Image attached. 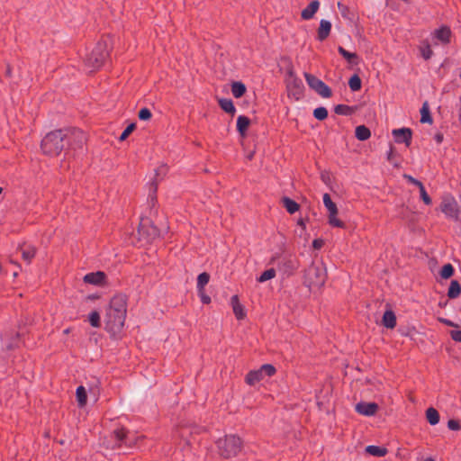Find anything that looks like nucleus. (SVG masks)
I'll list each match as a JSON object with an SVG mask.
<instances>
[{
	"mask_svg": "<svg viewBox=\"0 0 461 461\" xmlns=\"http://www.w3.org/2000/svg\"><path fill=\"white\" fill-rule=\"evenodd\" d=\"M86 142V133L77 128L52 131L46 134L41 143L42 152L50 157H57L62 151L66 155L76 156L83 153Z\"/></svg>",
	"mask_w": 461,
	"mask_h": 461,
	"instance_id": "f257e3e1",
	"label": "nucleus"
},
{
	"mask_svg": "<svg viewBox=\"0 0 461 461\" xmlns=\"http://www.w3.org/2000/svg\"><path fill=\"white\" fill-rule=\"evenodd\" d=\"M128 298L125 294H115L110 300L105 312V329L113 335L121 332L127 315Z\"/></svg>",
	"mask_w": 461,
	"mask_h": 461,
	"instance_id": "f03ea898",
	"label": "nucleus"
},
{
	"mask_svg": "<svg viewBox=\"0 0 461 461\" xmlns=\"http://www.w3.org/2000/svg\"><path fill=\"white\" fill-rule=\"evenodd\" d=\"M110 55V46L106 40L99 41L93 48L92 51L86 56L85 65L90 72L101 68Z\"/></svg>",
	"mask_w": 461,
	"mask_h": 461,
	"instance_id": "7ed1b4c3",
	"label": "nucleus"
},
{
	"mask_svg": "<svg viewBox=\"0 0 461 461\" xmlns=\"http://www.w3.org/2000/svg\"><path fill=\"white\" fill-rule=\"evenodd\" d=\"M242 439L233 434L226 435L216 441L217 453L225 459L235 457L241 451Z\"/></svg>",
	"mask_w": 461,
	"mask_h": 461,
	"instance_id": "20e7f679",
	"label": "nucleus"
},
{
	"mask_svg": "<svg viewBox=\"0 0 461 461\" xmlns=\"http://www.w3.org/2000/svg\"><path fill=\"white\" fill-rule=\"evenodd\" d=\"M327 278L326 269L322 263L312 262L304 271L303 284L310 289L321 287Z\"/></svg>",
	"mask_w": 461,
	"mask_h": 461,
	"instance_id": "39448f33",
	"label": "nucleus"
},
{
	"mask_svg": "<svg viewBox=\"0 0 461 461\" xmlns=\"http://www.w3.org/2000/svg\"><path fill=\"white\" fill-rule=\"evenodd\" d=\"M285 86L288 97L294 98L295 101L301 100L304 95V86L301 78H299L293 68L286 72Z\"/></svg>",
	"mask_w": 461,
	"mask_h": 461,
	"instance_id": "423d86ee",
	"label": "nucleus"
},
{
	"mask_svg": "<svg viewBox=\"0 0 461 461\" xmlns=\"http://www.w3.org/2000/svg\"><path fill=\"white\" fill-rule=\"evenodd\" d=\"M138 234L140 240L151 243L160 236V230L149 219H142L138 228Z\"/></svg>",
	"mask_w": 461,
	"mask_h": 461,
	"instance_id": "0eeeda50",
	"label": "nucleus"
},
{
	"mask_svg": "<svg viewBox=\"0 0 461 461\" xmlns=\"http://www.w3.org/2000/svg\"><path fill=\"white\" fill-rule=\"evenodd\" d=\"M303 76L309 87L314 90L321 97L329 98L332 95L330 87L328 86L322 80L307 72H304Z\"/></svg>",
	"mask_w": 461,
	"mask_h": 461,
	"instance_id": "6e6552de",
	"label": "nucleus"
},
{
	"mask_svg": "<svg viewBox=\"0 0 461 461\" xmlns=\"http://www.w3.org/2000/svg\"><path fill=\"white\" fill-rule=\"evenodd\" d=\"M112 437L115 440V445L113 447H120L122 446H127V447H132L136 444V441L134 438H131L129 436V432L124 428H119L113 431Z\"/></svg>",
	"mask_w": 461,
	"mask_h": 461,
	"instance_id": "1a4fd4ad",
	"label": "nucleus"
},
{
	"mask_svg": "<svg viewBox=\"0 0 461 461\" xmlns=\"http://www.w3.org/2000/svg\"><path fill=\"white\" fill-rule=\"evenodd\" d=\"M394 140L397 143H404L407 147L411 145L412 131L410 128H401L393 131Z\"/></svg>",
	"mask_w": 461,
	"mask_h": 461,
	"instance_id": "9d476101",
	"label": "nucleus"
},
{
	"mask_svg": "<svg viewBox=\"0 0 461 461\" xmlns=\"http://www.w3.org/2000/svg\"><path fill=\"white\" fill-rule=\"evenodd\" d=\"M355 409L357 413L370 417L377 412L379 406L375 402H360L357 403Z\"/></svg>",
	"mask_w": 461,
	"mask_h": 461,
	"instance_id": "9b49d317",
	"label": "nucleus"
},
{
	"mask_svg": "<svg viewBox=\"0 0 461 461\" xmlns=\"http://www.w3.org/2000/svg\"><path fill=\"white\" fill-rule=\"evenodd\" d=\"M441 210L449 218L456 219L458 217L457 203L454 198L444 199Z\"/></svg>",
	"mask_w": 461,
	"mask_h": 461,
	"instance_id": "f8f14e48",
	"label": "nucleus"
},
{
	"mask_svg": "<svg viewBox=\"0 0 461 461\" xmlns=\"http://www.w3.org/2000/svg\"><path fill=\"white\" fill-rule=\"evenodd\" d=\"M298 267L299 264L296 259L287 257L284 258L278 265L279 269L287 276L293 275Z\"/></svg>",
	"mask_w": 461,
	"mask_h": 461,
	"instance_id": "ddd939ff",
	"label": "nucleus"
},
{
	"mask_svg": "<svg viewBox=\"0 0 461 461\" xmlns=\"http://www.w3.org/2000/svg\"><path fill=\"white\" fill-rule=\"evenodd\" d=\"M18 249L21 251L22 258L30 265L36 255V248L31 244L23 243L19 246Z\"/></svg>",
	"mask_w": 461,
	"mask_h": 461,
	"instance_id": "4468645a",
	"label": "nucleus"
},
{
	"mask_svg": "<svg viewBox=\"0 0 461 461\" xmlns=\"http://www.w3.org/2000/svg\"><path fill=\"white\" fill-rule=\"evenodd\" d=\"M105 279L106 275L102 271L88 273L83 278L85 283L95 285H103L105 282Z\"/></svg>",
	"mask_w": 461,
	"mask_h": 461,
	"instance_id": "2eb2a0df",
	"label": "nucleus"
},
{
	"mask_svg": "<svg viewBox=\"0 0 461 461\" xmlns=\"http://www.w3.org/2000/svg\"><path fill=\"white\" fill-rule=\"evenodd\" d=\"M230 304L237 320H243L246 317V312L244 306L240 303L238 295L231 296Z\"/></svg>",
	"mask_w": 461,
	"mask_h": 461,
	"instance_id": "dca6fc26",
	"label": "nucleus"
},
{
	"mask_svg": "<svg viewBox=\"0 0 461 461\" xmlns=\"http://www.w3.org/2000/svg\"><path fill=\"white\" fill-rule=\"evenodd\" d=\"M330 31H331L330 22L328 20H324V19L321 20L320 26L318 29V33H317V39L320 41H325L329 37Z\"/></svg>",
	"mask_w": 461,
	"mask_h": 461,
	"instance_id": "f3484780",
	"label": "nucleus"
},
{
	"mask_svg": "<svg viewBox=\"0 0 461 461\" xmlns=\"http://www.w3.org/2000/svg\"><path fill=\"white\" fill-rule=\"evenodd\" d=\"M434 37L440 42L447 44L450 42L451 30L447 26H441L440 28L435 30Z\"/></svg>",
	"mask_w": 461,
	"mask_h": 461,
	"instance_id": "a211bd4d",
	"label": "nucleus"
},
{
	"mask_svg": "<svg viewBox=\"0 0 461 461\" xmlns=\"http://www.w3.org/2000/svg\"><path fill=\"white\" fill-rule=\"evenodd\" d=\"M320 7V2L318 0L312 1L303 11L301 16L303 20L312 19L317 13Z\"/></svg>",
	"mask_w": 461,
	"mask_h": 461,
	"instance_id": "6ab92c4d",
	"label": "nucleus"
},
{
	"mask_svg": "<svg viewBox=\"0 0 461 461\" xmlns=\"http://www.w3.org/2000/svg\"><path fill=\"white\" fill-rule=\"evenodd\" d=\"M338 51L349 65L354 66L359 64L360 59L357 53L349 52L341 46L338 47Z\"/></svg>",
	"mask_w": 461,
	"mask_h": 461,
	"instance_id": "aec40b11",
	"label": "nucleus"
},
{
	"mask_svg": "<svg viewBox=\"0 0 461 461\" xmlns=\"http://www.w3.org/2000/svg\"><path fill=\"white\" fill-rule=\"evenodd\" d=\"M250 124V119L245 115H240L237 118V131L241 137L247 135V131Z\"/></svg>",
	"mask_w": 461,
	"mask_h": 461,
	"instance_id": "412c9836",
	"label": "nucleus"
},
{
	"mask_svg": "<svg viewBox=\"0 0 461 461\" xmlns=\"http://www.w3.org/2000/svg\"><path fill=\"white\" fill-rule=\"evenodd\" d=\"M382 323L388 329H393L396 326V316L392 310H387L384 312Z\"/></svg>",
	"mask_w": 461,
	"mask_h": 461,
	"instance_id": "4be33fe9",
	"label": "nucleus"
},
{
	"mask_svg": "<svg viewBox=\"0 0 461 461\" xmlns=\"http://www.w3.org/2000/svg\"><path fill=\"white\" fill-rule=\"evenodd\" d=\"M263 379H264V375H262L260 369L249 371L247 374L246 378H245L246 383L249 385H254Z\"/></svg>",
	"mask_w": 461,
	"mask_h": 461,
	"instance_id": "5701e85b",
	"label": "nucleus"
},
{
	"mask_svg": "<svg viewBox=\"0 0 461 461\" xmlns=\"http://www.w3.org/2000/svg\"><path fill=\"white\" fill-rule=\"evenodd\" d=\"M281 203L290 214H294L300 208V205L298 203H296L295 201H294L293 199H291L287 196H284L281 199Z\"/></svg>",
	"mask_w": 461,
	"mask_h": 461,
	"instance_id": "b1692460",
	"label": "nucleus"
},
{
	"mask_svg": "<svg viewBox=\"0 0 461 461\" xmlns=\"http://www.w3.org/2000/svg\"><path fill=\"white\" fill-rule=\"evenodd\" d=\"M220 107L228 113L233 115L236 113V108L231 99L221 98L218 101Z\"/></svg>",
	"mask_w": 461,
	"mask_h": 461,
	"instance_id": "393cba45",
	"label": "nucleus"
},
{
	"mask_svg": "<svg viewBox=\"0 0 461 461\" xmlns=\"http://www.w3.org/2000/svg\"><path fill=\"white\" fill-rule=\"evenodd\" d=\"M246 90V86L242 82L236 81L231 84V93L235 98L243 96Z\"/></svg>",
	"mask_w": 461,
	"mask_h": 461,
	"instance_id": "a878e982",
	"label": "nucleus"
},
{
	"mask_svg": "<svg viewBox=\"0 0 461 461\" xmlns=\"http://www.w3.org/2000/svg\"><path fill=\"white\" fill-rule=\"evenodd\" d=\"M355 136L358 140H366L371 136L370 130L365 125H359L356 128Z\"/></svg>",
	"mask_w": 461,
	"mask_h": 461,
	"instance_id": "bb28decb",
	"label": "nucleus"
},
{
	"mask_svg": "<svg viewBox=\"0 0 461 461\" xmlns=\"http://www.w3.org/2000/svg\"><path fill=\"white\" fill-rule=\"evenodd\" d=\"M433 119L429 112V106L428 102H424L420 109V122L421 123H432Z\"/></svg>",
	"mask_w": 461,
	"mask_h": 461,
	"instance_id": "cd10ccee",
	"label": "nucleus"
},
{
	"mask_svg": "<svg viewBox=\"0 0 461 461\" xmlns=\"http://www.w3.org/2000/svg\"><path fill=\"white\" fill-rule=\"evenodd\" d=\"M461 294V285L456 280H452L447 291V296L450 299L457 298Z\"/></svg>",
	"mask_w": 461,
	"mask_h": 461,
	"instance_id": "c85d7f7f",
	"label": "nucleus"
},
{
	"mask_svg": "<svg viewBox=\"0 0 461 461\" xmlns=\"http://www.w3.org/2000/svg\"><path fill=\"white\" fill-rule=\"evenodd\" d=\"M76 397L79 407H84L86 404L87 394L86 390L83 385H80L77 388Z\"/></svg>",
	"mask_w": 461,
	"mask_h": 461,
	"instance_id": "c756f323",
	"label": "nucleus"
},
{
	"mask_svg": "<svg viewBox=\"0 0 461 461\" xmlns=\"http://www.w3.org/2000/svg\"><path fill=\"white\" fill-rule=\"evenodd\" d=\"M366 452L374 456H384L387 454L385 447L370 445L366 447Z\"/></svg>",
	"mask_w": 461,
	"mask_h": 461,
	"instance_id": "7c9ffc66",
	"label": "nucleus"
},
{
	"mask_svg": "<svg viewBox=\"0 0 461 461\" xmlns=\"http://www.w3.org/2000/svg\"><path fill=\"white\" fill-rule=\"evenodd\" d=\"M356 108L347 104H338L334 107L335 113L339 115L349 116L352 115Z\"/></svg>",
	"mask_w": 461,
	"mask_h": 461,
	"instance_id": "2f4dec72",
	"label": "nucleus"
},
{
	"mask_svg": "<svg viewBox=\"0 0 461 461\" xmlns=\"http://www.w3.org/2000/svg\"><path fill=\"white\" fill-rule=\"evenodd\" d=\"M426 418L430 425H436L439 422V413L433 407L427 409Z\"/></svg>",
	"mask_w": 461,
	"mask_h": 461,
	"instance_id": "473e14b6",
	"label": "nucleus"
},
{
	"mask_svg": "<svg viewBox=\"0 0 461 461\" xmlns=\"http://www.w3.org/2000/svg\"><path fill=\"white\" fill-rule=\"evenodd\" d=\"M210 281V275L206 272L201 273L197 277V291L198 293H202L204 291V286L209 283Z\"/></svg>",
	"mask_w": 461,
	"mask_h": 461,
	"instance_id": "72a5a7b5",
	"label": "nucleus"
},
{
	"mask_svg": "<svg viewBox=\"0 0 461 461\" xmlns=\"http://www.w3.org/2000/svg\"><path fill=\"white\" fill-rule=\"evenodd\" d=\"M348 86L353 92H357L361 89L362 82L358 75L355 74L349 78Z\"/></svg>",
	"mask_w": 461,
	"mask_h": 461,
	"instance_id": "f704fd0d",
	"label": "nucleus"
},
{
	"mask_svg": "<svg viewBox=\"0 0 461 461\" xmlns=\"http://www.w3.org/2000/svg\"><path fill=\"white\" fill-rule=\"evenodd\" d=\"M276 275L275 268H269L264 271L258 278L257 281L259 283H264L267 280L274 278Z\"/></svg>",
	"mask_w": 461,
	"mask_h": 461,
	"instance_id": "c9c22d12",
	"label": "nucleus"
},
{
	"mask_svg": "<svg viewBox=\"0 0 461 461\" xmlns=\"http://www.w3.org/2000/svg\"><path fill=\"white\" fill-rule=\"evenodd\" d=\"M323 203L329 212L334 213L338 210L336 203L332 202L330 195L327 193L323 194Z\"/></svg>",
	"mask_w": 461,
	"mask_h": 461,
	"instance_id": "e433bc0d",
	"label": "nucleus"
},
{
	"mask_svg": "<svg viewBox=\"0 0 461 461\" xmlns=\"http://www.w3.org/2000/svg\"><path fill=\"white\" fill-rule=\"evenodd\" d=\"M338 210L334 213L329 212V223L337 228H344L345 223L337 218Z\"/></svg>",
	"mask_w": 461,
	"mask_h": 461,
	"instance_id": "4c0bfd02",
	"label": "nucleus"
},
{
	"mask_svg": "<svg viewBox=\"0 0 461 461\" xmlns=\"http://www.w3.org/2000/svg\"><path fill=\"white\" fill-rule=\"evenodd\" d=\"M259 369H260V371L262 373V375H264V378L266 376L271 377L276 372V367L273 365H271V364H264V365L261 366V367Z\"/></svg>",
	"mask_w": 461,
	"mask_h": 461,
	"instance_id": "58836bf2",
	"label": "nucleus"
},
{
	"mask_svg": "<svg viewBox=\"0 0 461 461\" xmlns=\"http://www.w3.org/2000/svg\"><path fill=\"white\" fill-rule=\"evenodd\" d=\"M454 267L450 263H447L442 267L440 270V276L443 279H447L454 275Z\"/></svg>",
	"mask_w": 461,
	"mask_h": 461,
	"instance_id": "ea45409f",
	"label": "nucleus"
},
{
	"mask_svg": "<svg viewBox=\"0 0 461 461\" xmlns=\"http://www.w3.org/2000/svg\"><path fill=\"white\" fill-rule=\"evenodd\" d=\"M88 321L91 326L99 328L101 326L100 314L97 311H93L88 315Z\"/></svg>",
	"mask_w": 461,
	"mask_h": 461,
	"instance_id": "a19ab883",
	"label": "nucleus"
},
{
	"mask_svg": "<svg viewBox=\"0 0 461 461\" xmlns=\"http://www.w3.org/2000/svg\"><path fill=\"white\" fill-rule=\"evenodd\" d=\"M313 116L319 121H323L328 117V110L322 106L318 107L314 109Z\"/></svg>",
	"mask_w": 461,
	"mask_h": 461,
	"instance_id": "79ce46f5",
	"label": "nucleus"
},
{
	"mask_svg": "<svg viewBox=\"0 0 461 461\" xmlns=\"http://www.w3.org/2000/svg\"><path fill=\"white\" fill-rule=\"evenodd\" d=\"M135 128H136V123L135 122H132V123L129 124L125 128V130L122 131L121 136L119 137V140L120 141L125 140L128 138V136L135 130Z\"/></svg>",
	"mask_w": 461,
	"mask_h": 461,
	"instance_id": "37998d69",
	"label": "nucleus"
},
{
	"mask_svg": "<svg viewBox=\"0 0 461 461\" xmlns=\"http://www.w3.org/2000/svg\"><path fill=\"white\" fill-rule=\"evenodd\" d=\"M138 117L141 121H148L152 117V113L149 108H141L139 111Z\"/></svg>",
	"mask_w": 461,
	"mask_h": 461,
	"instance_id": "c03bdc74",
	"label": "nucleus"
},
{
	"mask_svg": "<svg viewBox=\"0 0 461 461\" xmlns=\"http://www.w3.org/2000/svg\"><path fill=\"white\" fill-rule=\"evenodd\" d=\"M419 190H420V198L424 202V203H426L427 205H430L432 203V200L429 197V195L428 194V193L426 192L424 185L420 187Z\"/></svg>",
	"mask_w": 461,
	"mask_h": 461,
	"instance_id": "a18cd8bd",
	"label": "nucleus"
},
{
	"mask_svg": "<svg viewBox=\"0 0 461 461\" xmlns=\"http://www.w3.org/2000/svg\"><path fill=\"white\" fill-rule=\"evenodd\" d=\"M338 9L340 12V14H341V16L343 18L350 19V17H349V8L347 5H345L342 3L339 2L338 3Z\"/></svg>",
	"mask_w": 461,
	"mask_h": 461,
	"instance_id": "49530a36",
	"label": "nucleus"
},
{
	"mask_svg": "<svg viewBox=\"0 0 461 461\" xmlns=\"http://www.w3.org/2000/svg\"><path fill=\"white\" fill-rule=\"evenodd\" d=\"M433 54L432 50L430 49V46L427 44L425 47L421 49V55L424 58V59H429L431 58Z\"/></svg>",
	"mask_w": 461,
	"mask_h": 461,
	"instance_id": "de8ad7c7",
	"label": "nucleus"
},
{
	"mask_svg": "<svg viewBox=\"0 0 461 461\" xmlns=\"http://www.w3.org/2000/svg\"><path fill=\"white\" fill-rule=\"evenodd\" d=\"M447 428L451 430H459L461 429V425L458 420L452 419L447 421Z\"/></svg>",
	"mask_w": 461,
	"mask_h": 461,
	"instance_id": "09e8293b",
	"label": "nucleus"
},
{
	"mask_svg": "<svg viewBox=\"0 0 461 461\" xmlns=\"http://www.w3.org/2000/svg\"><path fill=\"white\" fill-rule=\"evenodd\" d=\"M404 177L408 180L409 183L418 186L419 188L423 185V184L420 180L414 178L411 176L404 175Z\"/></svg>",
	"mask_w": 461,
	"mask_h": 461,
	"instance_id": "8fccbe9b",
	"label": "nucleus"
},
{
	"mask_svg": "<svg viewBox=\"0 0 461 461\" xmlns=\"http://www.w3.org/2000/svg\"><path fill=\"white\" fill-rule=\"evenodd\" d=\"M450 336L453 340L461 342V330H451Z\"/></svg>",
	"mask_w": 461,
	"mask_h": 461,
	"instance_id": "3c124183",
	"label": "nucleus"
},
{
	"mask_svg": "<svg viewBox=\"0 0 461 461\" xmlns=\"http://www.w3.org/2000/svg\"><path fill=\"white\" fill-rule=\"evenodd\" d=\"M438 321L448 326V327H456V323H454L452 321L445 319V318H438Z\"/></svg>",
	"mask_w": 461,
	"mask_h": 461,
	"instance_id": "603ef678",
	"label": "nucleus"
},
{
	"mask_svg": "<svg viewBox=\"0 0 461 461\" xmlns=\"http://www.w3.org/2000/svg\"><path fill=\"white\" fill-rule=\"evenodd\" d=\"M199 294L201 295V301H202L203 303L209 304L211 303V297L210 296L204 294L203 292L199 293Z\"/></svg>",
	"mask_w": 461,
	"mask_h": 461,
	"instance_id": "864d4df0",
	"label": "nucleus"
},
{
	"mask_svg": "<svg viewBox=\"0 0 461 461\" xmlns=\"http://www.w3.org/2000/svg\"><path fill=\"white\" fill-rule=\"evenodd\" d=\"M322 244H323V241L321 240H314L312 241L313 248L317 249H321Z\"/></svg>",
	"mask_w": 461,
	"mask_h": 461,
	"instance_id": "5fc2aeb1",
	"label": "nucleus"
},
{
	"mask_svg": "<svg viewBox=\"0 0 461 461\" xmlns=\"http://www.w3.org/2000/svg\"><path fill=\"white\" fill-rule=\"evenodd\" d=\"M393 148L391 147L390 149L388 150L387 152V160L392 162L393 160Z\"/></svg>",
	"mask_w": 461,
	"mask_h": 461,
	"instance_id": "6e6d98bb",
	"label": "nucleus"
},
{
	"mask_svg": "<svg viewBox=\"0 0 461 461\" xmlns=\"http://www.w3.org/2000/svg\"><path fill=\"white\" fill-rule=\"evenodd\" d=\"M297 224L299 226H301L303 229H305V226H306V222H305V220L303 218H300L298 221H297Z\"/></svg>",
	"mask_w": 461,
	"mask_h": 461,
	"instance_id": "4d7b16f0",
	"label": "nucleus"
},
{
	"mask_svg": "<svg viewBox=\"0 0 461 461\" xmlns=\"http://www.w3.org/2000/svg\"><path fill=\"white\" fill-rule=\"evenodd\" d=\"M435 140H437L438 143H441V141L443 140V136L441 134H437L435 136Z\"/></svg>",
	"mask_w": 461,
	"mask_h": 461,
	"instance_id": "13d9d810",
	"label": "nucleus"
},
{
	"mask_svg": "<svg viewBox=\"0 0 461 461\" xmlns=\"http://www.w3.org/2000/svg\"><path fill=\"white\" fill-rule=\"evenodd\" d=\"M150 188H151L153 194H155L157 192V184L155 182H152Z\"/></svg>",
	"mask_w": 461,
	"mask_h": 461,
	"instance_id": "bf43d9fd",
	"label": "nucleus"
},
{
	"mask_svg": "<svg viewBox=\"0 0 461 461\" xmlns=\"http://www.w3.org/2000/svg\"><path fill=\"white\" fill-rule=\"evenodd\" d=\"M187 430L186 428H182L181 429V437H184L185 435V431Z\"/></svg>",
	"mask_w": 461,
	"mask_h": 461,
	"instance_id": "052dcab7",
	"label": "nucleus"
},
{
	"mask_svg": "<svg viewBox=\"0 0 461 461\" xmlns=\"http://www.w3.org/2000/svg\"><path fill=\"white\" fill-rule=\"evenodd\" d=\"M6 348H7V349H12L13 348V347L11 345H7Z\"/></svg>",
	"mask_w": 461,
	"mask_h": 461,
	"instance_id": "680f3d73",
	"label": "nucleus"
},
{
	"mask_svg": "<svg viewBox=\"0 0 461 461\" xmlns=\"http://www.w3.org/2000/svg\"><path fill=\"white\" fill-rule=\"evenodd\" d=\"M275 259H276V257H273V258H271V263H273V262L275 261Z\"/></svg>",
	"mask_w": 461,
	"mask_h": 461,
	"instance_id": "e2e57ef3",
	"label": "nucleus"
}]
</instances>
